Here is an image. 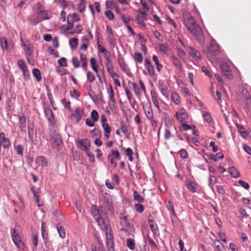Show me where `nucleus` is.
I'll list each match as a JSON object with an SVG mask.
<instances>
[{
  "label": "nucleus",
  "instance_id": "f257e3e1",
  "mask_svg": "<svg viewBox=\"0 0 251 251\" xmlns=\"http://www.w3.org/2000/svg\"><path fill=\"white\" fill-rule=\"evenodd\" d=\"M183 23L190 33L200 44H203L205 39L201 27L197 24L191 15L187 13L183 16Z\"/></svg>",
  "mask_w": 251,
  "mask_h": 251
},
{
  "label": "nucleus",
  "instance_id": "f03ea898",
  "mask_svg": "<svg viewBox=\"0 0 251 251\" xmlns=\"http://www.w3.org/2000/svg\"><path fill=\"white\" fill-rule=\"evenodd\" d=\"M0 45L3 51L10 52L14 49V43L11 40H7L5 37H0Z\"/></svg>",
  "mask_w": 251,
  "mask_h": 251
},
{
  "label": "nucleus",
  "instance_id": "7ed1b4c3",
  "mask_svg": "<svg viewBox=\"0 0 251 251\" xmlns=\"http://www.w3.org/2000/svg\"><path fill=\"white\" fill-rule=\"evenodd\" d=\"M11 234L13 241L15 245L20 250H24L25 248L23 242L21 240L20 236L15 229H13L11 231Z\"/></svg>",
  "mask_w": 251,
  "mask_h": 251
},
{
  "label": "nucleus",
  "instance_id": "20e7f679",
  "mask_svg": "<svg viewBox=\"0 0 251 251\" xmlns=\"http://www.w3.org/2000/svg\"><path fill=\"white\" fill-rule=\"evenodd\" d=\"M94 218L98 225L102 230L111 228L108 217H96Z\"/></svg>",
  "mask_w": 251,
  "mask_h": 251
},
{
  "label": "nucleus",
  "instance_id": "39448f33",
  "mask_svg": "<svg viewBox=\"0 0 251 251\" xmlns=\"http://www.w3.org/2000/svg\"><path fill=\"white\" fill-rule=\"evenodd\" d=\"M104 232L106 238V245L107 249H113L114 243L111 228H107V229L104 230Z\"/></svg>",
  "mask_w": 251,
  "mask_h": 251
},
{
  "label": "nucleus",
  "instance_id": "423d86ee",
  "mask_svg": "<svg viewBox=\"0 0 251 251\" xmlns=\"http://www.w3.org/2000/svg\"><path fill=\"white\" fill-rule=\"evenodd\" d=\"M208 53L212 56H216L220 52V48L214 39H211L210 45L208 48Z\"/></svg>",
  "mask_w": 251,
  "mask_h": 251
},
{
  "label": "nucleus",
  "instance_id": "0eeeda50",
  "mask_svg": "<svg viewBox=\"0 0 251 251\" xmlns=\"http://www.w3.org/2000/svg\"><path fill=\"white\" fill-rule=\"evenodd\" d=\"M37 12L42 20L49 19L51 17L50 12L45 10V7L41 4L37 5Z\"/></svg>",
  "mask_w": 251,
  "mask_h": 251
},
{
  "label": "nucleus",
  "instance_id": "6e6552de",
  "mask_svg": "<svg viewBox=\"0 0 251 251\" xmlns=\"http://www.w3.org/2000/svg\"><path fill=\"white\" fill-rule=\"evenodd\" d=\"M83 115V110L80 107L76 108L71 115L73 120L76 124L81 120Z\"/></svg>",
  "mask_w": 251,
  "mask_h": 251
},
{
  "label": "nucleus",
  "instance_id": "1a4fd4ad",
  "mask_svg": "<svg viewBox=\"0 0 251 251\" xmlns=\"http://www.w3.org/2000/svg\"><path fill=\"white\" fill-rule=\"evenodd\" d=\"M120 223L122 226V229H125L126 228H130L131 226L127 219V216L124 213H121L119 215Z\"/></svg>",
  "mask_w": 251,
  "mask_h": 251
},
{
  "label": "nucleus",
  "instance_id": "9d476101",
  "mask_svg": "<svg viewBox=\"0 0 251 251\" xmlns=\"http://www.w3.org/2000/svg\"><path fill=\"white\" fill-rule=\"evenodd\" d=\"M222 73L228 79H232L233 75L228 65L226 63H223L221 66Z\"/></svg>",
  "mask_w": 251,
  "mask_h": 251
},
{
  "label": "nucleus",
  "instance_id": "9b49d317",
  "mask_svg": "<svg viewBox=\"0 0 251 251\" xmlns=\"http://www.w3.org/2000/svg\"><path fill=\"white\" fill-rule=\"evenodd\" d=\"M91 213L94 217H107L105 209L101 206L99 207L98 209L96 208L92 209Z\"/></svg>",
  "mask_w": 251,
  "mask_h": 251
},
{
  "label": "nucleus",
  "instance_id": "f8f14e48",
  "mask_svg": "<svg viewBox=\"0 0 251 251\" xmlns=\"http://www.w3.org/2000/svg\"><path fill=\"white\" fill-rule=\"evenodd\" d=\"M139 14L136 16V20L138 21L139 25L142 26H145V23L143 21L144 19L147 20V13L146 11L142 10H138Z\"/></svg>",
  "mask_w": 251,
  "mask_h": 251
},
{
  "label": "nucleus",
  "instance_id": "ddd939ff",
  "mask_svg": "<svg viewBox=\"0 0 251 251\" xmlns=\"http://www.w3.org/2000/svg\"><path fill=\"white\" fill-rule=\"evenodd\" d=\"M76 145L79 146H81L83 147V150L86 152L88 153L89 151V147L90 146V143L89 141L87 139L80 140L76 141Z\"/></svg>",
  "mask_w": 251,
  "mask_h": 251
},
{
  "label": "nucleus",
  "instance_id": "4468645a",
  "mask_svg": "<svg viewBox=\"0 0 251 251\" xmlns=\"http://www.w3.org/2000/svg\"><path fill=\"white\" fill-rule=\"evenodd\" d=\"M51 143L52 149H56L60 147L62 143L61 136L59 135H54L52 138Z\"/></svg>",
  "mask_w": 251,
  "mask_h": 251
},
{
  "label": "nucleus",
  "instance_id": "2eb2a0df",
  "mask_svg": "<svg viewBox=\"0 0 251 251\" xmlns=\"http://www.w3.org/2000/svg\"><path fill=\"white\" fill-rule=\"evenodd\" d=\"M145 67L147 69L148 74L150 76H153L155 74V71L153 65L149 59L146 58L145 59Z\"/></svg>",
  "mask_w": 251,
  "mask_h": 251
},
{
  "label": "nucleus",
  "instance_id": "dca6fc26",
  "mask_svg": "<svg viewBox=\"0 0 251 251\" xmlns=\"http://www.w3.org/2000/svg\"><path fill=\"white\" fill-rule=\"evenodd\" d=\"M30 190L32 192L34 199L35 200V202L38 204L39 206H40L39 204V194L40 193V190L39 188L35 186H32L30 188Z\"/></svg>",
  "mask_w": 251,
  "mask_h": 251
},
{
  "label": "nucleus",
  "instance_id": "f3484780",
  "mask_svg": "<svg viewBox=\"0 0 251 251\" xmlns=\"http://www.w3.org/2000/svg\"><path fill=\"white\" fill-rule=\"evenodd\" d=\"M189 54L192 58L197 60H201L202 57L200 52L193 47H190Z\"/></svg>",
  "mask_w": 251,
  "mask_h": 251
},
{
  "label": "nucleus",
  "instance_id": "a211bd4d",
  "mask_svg": "<svg viewBox=\"0 0 251 251\" xmlns=\"http://www.w3.org/2000/svg\"><path fill=\"white\" fill-rule=\"evenodd\" d=\"M30 23L33 25H36L42 21L37 11L29 17Z\"/></svg>",
  "mask_w": 251,
  "mask_h": 251
},
{
  "label": "nucleus",
  "instance_id": "6ab92c4d",
  "mask_svg": "<svg viewBox=\"0 0 251 251\" xmlns=\"http://www.w3.org/2000/svg\"><path fill=\"white\" fill-rule=\"evenodd\" d=\"M144 112L148 119L152 122L153 119V114L151 106H148L147 107H144Z\"/></svg>",
  "mask_w": 251,
  "mask_h": 251
},
{
  "label": "nucleus",
  "instance_id": "aec40b11",
  "mask_svg": "<svg viewBox=\"0 0 251 251\" xmlns=\"http://www.w3.org/2000/svg\"><path fill=\"white\" fill-rule=\"evenodd\" d=\"M176 118L177 120L183 122L184 120L187 119L188 115L184 109H181L179 113H176Z\"/></svg>",
  "mask_w": 251,
  "mask_h": 251
},
{
  "label": "nucleus",
  "instance_id": "412c9836",
  "mask_svg": "<svg viewBox=\"0 0 251 251\" xmlns=\"http://www.w3.org/2000/svg\"><path fill=\"white\" fill-rule=\"evenodd\" d=\"M19 127L21 130H24L26 127V117L24 115H19Z\"/></svg>",
  "mask_w": 251,
  "mask_h": 251
},
{
  "label": "nucleus",
  "instance_id": "4be33fe9",
  "mask_svg": "<svg viewBox=\"0 0 251 251\" xmlns=\"http://www.w3.org/2000/svg\"><path fill=\"white\" fill-rule=\"evenodd\" d=\"M237 128L239 133L243 138H246L248 136H250L251 138V131L248 132L245 131L244 127L240 125H237Z\"/></svg>",
  "mask_w": 251,
  "mask_h": 251
},
{
  "label": "nucleus",
  "instance_id": "5701e85b",
  "mask_svg": "<svg viewBox=\"0 0 251 251\" xmlns=\"http://www.w3.org/2000/svg\"><path fill=\"white\" fill-rule=\"evenodd\" d=\"M198 187V184L194 181H189L187 184V188L192 193H196L197 192Z\"/></svg>",
  "mask_w": 251,
  "mask_h": 251
},
{
  "label": "nucleus",
  "instance_id": "b1692460",
  "mask_svg": "<svg viewBox=\"0 0 251 251\" xmlns=\"http://www.w3.org/2000/svg\"><path fill=\"white\" fill-rule=\"evenodd\" d=\"M104 131V136L107 138H109L110 137V133L111 131V128L110 126L107 123L106 124H103L101 125Z\"/></svg>",
  "mask_w": 251,
  "mask_h": 251
},
{
  "label": "nucleus",
  "instance_id": "393cba45",
  "mask_svg": "<svg viewBox=\"0 0 251 251\" xmlns=\"http://www.w3.org/2000/svg\"><path fill=\"white\" fill-rule=\"evenodd\" d=\"M36 163L37 165L42 167H46L47 166V161L45 157L43 156L37 157L36 160Z\"/></svg>",
  "mask_w": 251,
  "mask_h": 251
},
{
  "label": "nucleus",
  "instance_id": "a878e982",
  "mask_svg": "<svg viewBox=\"0 0 251 251\" xmlns=\"http://www.w3.org/2000/svg\"><path fill=\"white\" fill-rule=\"evenodd\" d=\"M80 59L81 63V67L83 70H86L87 68V61L86 55L84 54L81 53L80 55Z\"/></svg>",
  "mask_w": 251,
  "mask_h": 251
},
{
  "label": "nucleus",
  "instance_id": "bb28decb",
  "mask_svg": "<svg viewBox=\"0 0 251 251\" xmlns=\"http://www.w3.org/2000/svg\"><path fill=\"white\" fill-rule=\"evenodd\" d=\"M202 116L204 120V121L206 122L207 123H211L212 121V118L211 117L210 113L203 111L202 112Z\"/></svg>",
  "mask_w": 251,
  "mask_h": 251
},
{
  "label": "nucleus",
  "instance_id": "cd10ccee",
  "mask_svg": "<svg viewBox=\"0 0 251 251\" xmlns=\"http://www.w3.org/2000/svg\"><path fill=\"white\" fill-rule=\"evenodd\" d=\"M209 158L213 160L215 162L218 161L219 159H222L224 157V155L221 152L217 153L216 154L210 153L208 155Z\"/></svg>",
  "mask_w": 251,
  "mask_h": 251
},
{
  "label": "nucleus",
  "instance_id": "c85d7f7f",
  "mask_svg": "<svg viewBox=\"0 0 251 251\" xmlns=\"http://www.w3.org/2000/svg\"><path fill=\"white\" fill-rule=\"evenodd\" d=\"M151 97L152 102L153 103L155 106L157 108L158 110H160V108L159 106V102L157 100L156 94L155 91H151Z\"/></svg>",
  "mask_w": 251,
  "mask_h": 251
},
{
  "label": "nucleus",
  "instance_id": "c756f323",
  "mask_svg": "<svg viewBox=\"0 0 251 251\" xmlns=\"http://www.w3.org/2000/svg\"><path fill=\"white\" fill-rule=\"evenodd\" d=\"M152 60L155 63V65L156 66L157 71L159 72L161 71L163 68V65L159 63L158 57L156 55H154L152 57Z\"/></svg>",
  "mask_w": 251,
  "mask_h": 251
},
{
  "label": "nucleus",
  "instance_id": "7c9ffc66",
  "mask_svg": "<svg viewBox=\"0 0 251 251\" xmlns=\"http://www.w3.org/2000/svg\"><path fill=\"white\" fill-rule=\"evenodd\" d=\"M229 173L234 178H237L240 176L239 172L235 167H230L229 169Z\"/></svg>",
  "mask_w": 251,
  "mask_h": 251
},
{
  "label": "nucleus",
  "instance_id": "2f4dec72",
  "mask_svg": "<svg viewBox=\"0 0 251 251\" xmlns=\"http://www.w3.org/2000/svg\"><path fill=\"white\" fill-rule=\"evenodd\" d=\"M173 63L177 69L180 71H182L183 69L181 61L176 57L173 58Z\"/></svg>",
  "mask_w": 251,
  "mask_h": 251
},
{
  "label": "nucleus",
  "instance_id": "473e14b6",
  "mask_svg": "<svg viewBox=\"0 0 251 251\" xmlns=\"http://www.w3.org/2000/svg\"><path fill=\"white\" fill-rule=\"evenodd\" d=\"M90 65L92 68L93 70L99 76L98 74V65L97 64V62L95 58L92 57L90 60Z\"/></svg>",
  "mask_w": 251,
  "mask_h": 251
},
{
  "label": "nucleus",
  "instance_id": "72a5a7b5",
  "mask_svg": "<svg viewBox=\"0 0 251 251\" xmlns=\"http://www.w3.org/2000/svg\"><path fill=\"white\" fill-rule=\"evenodd\" d=\"M168 209L170 211V212L171 213L173 216L174 217H176V215L175 213L174 204L172 201H169L168 203V204L166 205Z\"/></svg>",
  "mask_w": 251,
  "mask_h": 251
},
{
  "label": "nucleus",
  "instance_id": "f704fd0d",
  "mask_svg": "<svg viewBox=\"0 0 251 251\" xmlns=\"http://www.w3.org/2000/svg\"><path fill=\"white\" fill-rule=\"evenodd\" d=\"M57 229L60 237L62 238H64L66 236L64 228L63 226H62L60 224H58L57 226Z\"/></svg>",
  "mask_w": 251,
  "mask_h": 251
},
{
  "label": "nucleus",
  "instance_id": "c9c22d12",
  "mask_svg": "<svg viewBox=\"0 0 251 251\" xmlns=\"http://www.w3.org/2000/svg\"><path fill=\"white\" fill-rule=\"evenodd\" d=\"M32 74H33V75L34 76V77L36 78L37 81L39 82L40 81H41V80L42 79V77H41V73L39 69H36V68H34L32 70Z\"/></svg>",
  "mask_w": 251,
  "mask_h": 251
},
{
  "label": "nucleus",
  "instance_id": "e433bc0d",
  "mask_svg": "<svg viewBox=\"0 0 251 251\" xmlns=\"http://www.w3.org/2000/svg\"><path fill=\"white\" fill-rule=\"evenodd\" d=\"M127 246L131 250H134L135 248V241L134 239L129 238L126 241Z\"/></svg>",
  "mask_w": 251,
  "mask_h": 251
},
{
  "label": "nucleus",
  "instance_id": "4c0bfd02",
  "mask_svg": "<svg viewBox=\"0 0 251 251\" xmlns=\"http://www.w3.org/2000/svg\"><path fill=\"white\" fill-rule=\"evenodd\" d=\"M134 199L139 202H142L144 201V198L139 195L137 191H135L133 193Z\"/></svg>",
  "mask_w": 251,
  "mask_h": 251
},
{
  "label": "nucleus",
  "instance_id": "58836bf2",
  "mask_svg": "<svg viewBox=\"0 0 251 251\" xmlns=\"http://www.w3.org/2000/svg\"><path fill=\"white\" fill-rule=\"evenodd\" d=\"M121 18L126 26L128 25L129 22L132 20L130 16L125 14H121Z\"/></svg>",
  "mask_w": 251,
  "mask_h": 251
},
{
  "label": "nucleus",
  "instance_id": "ea45409f",
  "mask_svg": "<svg viewBox=\"0 0 251 251\" xmlns=\"http://www.w3.org/2000/svg\"><path fill=\"white\" fill-rule=\"evenodd\" d=\"M45 114L50 123L53 122V116L52 111L50 109H47L45 111Z\"/></svg>",
  "mask_w": 251,
  "mask_h": 251
},
{
  "label": "nucleus",
  "instance_id": "a19ab883",
  "mask_svg": "<svg viewBox=\"0 0 251 251\" xmlns=\"http://www.w3.org/2000/svg\"><path fill=\"white\" fill-rule=\"evenodd\" d=\"M68 19L72 20L73 22H77L80 20L79 15L77 13H73L72 15H69L68 16Z\"/></svg>",
  "mask_w": 251,
  "mask_h": 251
},
{
  "label": "nucleus",
  "instance_id": "79ce46f5",
  "mask_svg": "<svg viewBox=\"0 0 251 251\" xmlns=\"http://www.w3.org/2000/svg\"><path fill=\"white\" fill-rule=\"evenodd\" d=\"M131 84L133 86V90L135 92V95L140 97L141 95L140 90L137 84L135 83L131 82Z\"/></svg>",
  "mask_w": 251,
  "mask_h": 251
},
{
  "label": "nucleus",
  "instance_id": "37998d69",
  "mask_svg": "<svg viewBox=\"0 0 251 251\" xmlns=\"http://www.w3.org/2000/svg\"><path fill=\"white\" fill-rule=\"evenodd\" d=\"M69 44L72 49H75L78 45V39L76 38H73L70 40Z\"/></svg>",
  "mask_w": 251,
  "mask_h": 251
},
{
  "label": "nucleus",
  "instance_id": "c03bdc74",
  "mask_svg": "<svg viewBox=\"0 0 251 251\" xmlns=\"http://www.w3.org/2000/svg\"><path fill=\"white\" fill-rule=\"evenodd\" d=\"M134 59L136 61L141 63L143 62V57L141 53L135 52Z\"/></svg>",
  "mask_w": 251,
  "mask_h": 251
},
{
  "label": "nucleus",
  "instance_id": "a18cd8bd",
  "mask_svg": "<svg viewBox=\"0 0 251 251\" xmlns=\"http://www.w3.org/2000/svg\"><path fill=\"white\" fill-rule=\"evenodd\" d=\"M2 146L4 149H8L10 146V142L9 140L6 138L0 144V146Z\"/></svg>",
  "mask_w": 251,
  "mask_h": 251
},
{
  "label": "nucleus",
  "instance_id": "49530a36",
  "mask_svg": "<svg viewBox=\"0 0 251 251\" xmlns=\"http://www.w3.org/2000/svg\"><path fill=\"white\" fill-rule=\"evenodd\" d=\"M17 64L19 68L22 71L27 69V66L25 64V62L23 60H19L17 62Z\"/></svg>",
  "mask_w": 251,
  "mask_h": 251
},
{
  "label": "nucleus",
  "instance_id": "de8ad7c7",
  "mask_svg": "<svg viewBox=\"0 0 251 251\" xmlns=\"http://www.w3.org/2000/svg\"><path fill=\"white\" fill-rule=\"evenodd\" d=\"M172 100L177 104H178L180 102V97L176 93H174L172 94Z\"/></svg>",
  "mask_w": 251,
  "mask_h": 251
},
{
  "label": "nucleus",
  "instance_id": "09e8293b",
  "mask_svg": "<svg viewBox=\"0 0 251 251\" xmlns=\"http://www.w3.org/2000/svg\"><path fill=\"white\" fill-rule=\"evenodd\" d=\"M159 50L164 53H167L169 51V48L167 44H160L159 45Z\"/></svg>",
  "mask_w": 251,
  "mask_h": 251
},
{
  "label": "nucleus",
  "instance_id": "8fccbe9b",
  "mask_svg": "<svg viewBox=\"0 0 251 251\" xmlns=\"http://www.w3.org/2000/svg\"><path fill=\"white\" fill-rule=\"evenodd\" d=\"M106 67L109 74L114 72L112 62L111 60H107Z\"/></svg>",
  "mask_w": 251,
  "mask_h": 251
},
{
  "label": "nucleus",
  "instance_id": "3c124183",
  "mask_svg": "<svg viewBox=\"0 0 251 251\" xmlns=\"http://www.w3.org/2000/svg\"><path fill=\"white\" fill-rule=\"evenodd\" d=\"M214 244L219 251H223L225 249L224 245L218 240L215 241Z\"/></svg>",
  "mask_w": 251,
  "mask_h": 251
},
{
  "label": "nucleus",
  "instance_id": "603ef678",
  "mask_svg": "<svg viewBox=\"0 0 251 251\" xmlns=\"http://www.w3.org/2000/svg\"><path fill=\"white\" fill-rule=\"evenodd\" d=\"M91 118L94 122H97L98 120L99 114L96 110H93L92 111L91 113Z\"/></svg>",
  "mask_w": 251,
  "mask_h": 251
},
{
  "label": "nucleus",
  "instance_id": "864d4df0",
  "mask_svg": "<svg viewBox=\"0 0 251 251\" xmlns=\"http://www.w3.org/2000/svg\"><path fill=\"white\" fill-rule=\"evenodd\" d=\"M20 40L22 42V47L23 48L24 51L28 50L29 49H31L30 47V44H27L25 42L23 39L22 37L20 38Z\"/></svg>",
  "mask_w": 251,
  "mask_h": 251
},
{
  "label": "nucleus",
  "instance_id": "5fc2aeb1",
  "mask_svg": "<svg viewBox=\"0 0 251 251\" xmlns=\"http://www.w3.org/2000/svg\"><path fill=\"white\" fill-rule=\"evenodd\" d=\"M87 78L88 81L90 83L93 82L95 79L94 74L91 72H88L87 74Z\"/></svg>",
  "mask_w": 251,
  "mask_h": 251
},
{
  "label": "nucleus",
  "instance_id": "6e6d98bb",
  "mask_svg": "<svg viewBox=\"0 0 251 251\" xmlns=\"http://www.w3.org/2000/svg\"><path fill=\"white\" fill-rule=\"evenodd\" d=\"M15 148L18 154L23 155L24 150L23 146L21 145H18L17 146L15 145Z\"/></svg>",
  "mask_w": 251,
  "mask_h": 251
},
{
  "label": "nucleus",
  "instance_id": "4d7b16f0",
  "mask_svg": "<svg viewBox=\"0 0 251 251\" xmlns=\"http://www.w3.org/2000/svg\"><path fill=\"white\" fill-rule=\"evenodd\" d=\"M135 209L139 213H142L144 211V207L143 205L140 203H136L135 204Z\"/></svg>",
  "mask_w": 251,
  "mask_h": 251
},
{
  "label": "nucleus",
  "instance_id": "13d9d810",
  "mask_svg": "<svg viewBox=\"0 0 251 251\" xmlns=\"http://www.w3.org/2000/svg\"><path fill=\"white\" fill-rule=\"evenodd\" d=\"M150 226L151 231L154 234H157L158 233V228L157 225L156 224H151Z\"/></svg>",
  "mask_w": 251,
  "mask_h": 251
},
{
  "label": "nucleus",
  "instance_id": "bf43d9fd",
  "mask_svg": "<svg viewBox=\"0 0 251 251\" xmlns=\"http://www.w3.org/2000/svg\"><path fill=\"white\" fill-rule=\"evenodd\" d=\"M83 29L82 25H79L75 26V30L74 31L69 32V33L71 34H73L74 33L79 34L81 32Z\"/></svg>",
  "mask_w": 251,
  "mask_h": 251
},
{
  "label": "nucleus",
  "instance_id": "052dcab7",
  "mask_svg": "<svg viewBox=\"0 0 251 251\" xmlns=\"http://www.w3.org/2000/svg\"><path fill=\"white\" fill-rule=\"evenodd\" d=\"M72 63L75 68H77L80 66L78 59L76 57H73L72 59Z\"/></svg>",
  "mask_w": 251,
  "mask_h": 251
},
{
  "label": "nucleus",
  "instance_id": "680f3d73",
  "mask_svg": "<svg viewBox=\"0 0 251 251\" xmlns=\"http://www.w3.org/2000/svg\"><path fill=\"white\" fill-rule=\"evenodd\" d=\"M108 159L109 161V162L112 167L114 168H116L117 166V162L115 161L113 157L111 154H109L108 156Z\"/></svg>",
  "mask_w": 251,
  "mask_h": 251
},
{
  "label": "nucleus",
  "instance_id": "e2e57ef3",
  "mask_svg": "<svg viewBox=\"0 0 251 251\" xmlns=\"http://www.w3.org/2000/svg\"><path fill=\"white\" fill-rule=\"evenodd\" d=\"M72 20H70V19H67V23L68 26L66 27L65 29V31H69L70 30H72L74 27V23L72 21Z\"/></svg>",
  "mask_w": 251,
  "mask_h": 251
},
{
  "label": "nucleus",
  "instance_id": "0e129e2a",
  "mask_svg": "<svg viewBox=\"0 0 251 251\" xmlns=\"http://www.w3.org/2000/svg\"><path fill=\"white\" fill-rule=\"evenodd\" d=\"M58 63L62 67H67V59L64 57H61L58 60Z\"/></svg>",
  "mask_w": 251,
  "mask_h": 251
},
{
  "label": "nucleus",
  "instance_id": "69168bd1",
  "mask_svg": "<svg viewBox=\"0 0 251 251\" xmlns=\"http://www.w3.org/2000/svg\"><path fill=\"white\" fill-rule=\"evenodd\" d=\"M146 241L151 247L155 248L157 247V246L154 243V241L149 236V235L147 236L146 238Z\"/></svg>",
  "mask_w": 251,
  "mask_h": 251
},
{
  "label": "nucleus",
  "instance_id": "338daca9",
  "mask_svg": "<svg viewBox=\"0 0 251 251\" xmlns=\"http://www.w3.org/2000/svg\"><path fill=\"white\" fill-rule=\"evenodd\" d=\"M178 154L183 158H187L188 157V153L185 149H181L178 151Z\"/></svg>",
  "mask_w": 251,
  "mask_h": 251
},
{
  "label": "nucleus",
  "instance_id": "774afa93",
  "mask_svg": "<svg viewBox=\"0 0 251 251\" xmlns=\"http://www.w3.org/2000/svg\"><path fill=\"white\" fill-rule=\"evenodd\" d=\"M105 15L108 20L112 21L114 19V16L113 13L110 10L105 12Z\"/></svg>",
  "mask_w": 251,
  "mask_h": 251
}]
</instances>
